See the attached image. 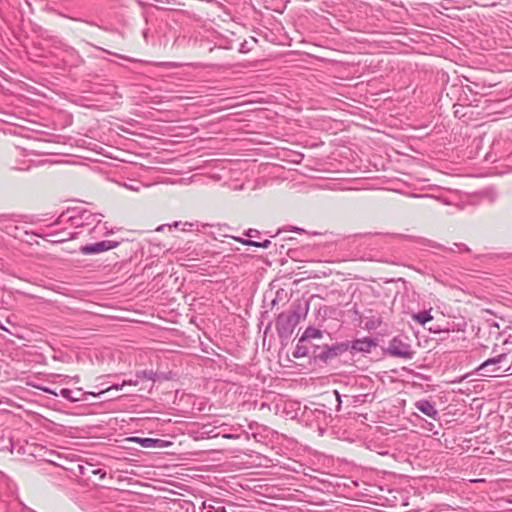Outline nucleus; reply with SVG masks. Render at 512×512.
I'll list each match as a JSON object with an SVG mask.
<instances>
[{
  "label": "nucleus",
  "instance_id": "f257e3e1",
  "mask_svg": "<svg viewBox=\"0 0 512 512\" xmlns=\"http://www.w3.org/2000/svg\"><path fill=\"white\" fill-rule=\"evenodd\" d=\"M102 217V214H94L87 209L74 207L64 211L56 220V224L70 223L75 228L92 226L90 230L92 232L99 228Z\"/></svg>",
  "mask_w": 512,
  "mask_h": 512
},
{
  "label": "nucleus",
  "instance_id": "f03ea898",
  "mask_svg": "<svg viewBox=\"0 0 512 512\" xmlns=\"http://www.w3.org/2000/svg\"><path fill=\"white\" fill-rule=\"evenodd\" d=\"M349 349V343H336L332 346L323 345L317 346L314 345L312 347L311 354L316 361H320L322 363H329L338 356L342 355Z\"/></svg>",
  "mask_w": 512,
  "mask_h": 512
},
{
  "label": "nucleus",
  "instance_id": "7ed1b4c3",
  "mask_svg": "<svg viewBox=\"0 0 512 512\" xmlns=\"http://www.w3.org/2000/svg\"><path fill=\"white\" fill-rule=\"evenodd\" d=\"M507 358L506 354H500L496 357L489 358L484 361L479 367L478 371L481 376H496L500 372L512 374V367L509 366L502 369L500 364Z\"/></svg>",
  "mask_w": 512,
  "mask_h": 512
},
{
  "label": "nucleus",
  "instance_id": "20e7f679",
  "mask_svg": "<svg viewBox=\"0 0 512 512\" xmlns=\"http://www.w3.org/2000/svg\"><path fill=\"white\" fill-rule=\"evenodd\" d=\"M119 242L117 241H111V240H104L92 244H86L82 245L79 248V251L83 255H94V254H100L105 251H109L111 249H114L118 247Z\"/></svg>",
  "mask_w": 512,
  "mask_h": 512
},
{
  "label": "nucleus",
  "instance_id": "39448f33",
  "mask_svg": "<svg viewBox=\"0 0 512 512\" xmlns=\"http://www.w3.org/2000/svg\"><path fill=\"white\" fill-rule=\"evenodd\" d=\"M298 322L295 312L281 313L276 319V328L280 334L291 333Z\"/></svg>",
  "mask_w": 512,
  "mask_h": 512
},
{
  "label": "nucleus",
  "instance_id": "423d86ee",
  "mask_svg": "<svg viewBox=\"0 0 512 512\" xmlns=\"http://www.w3.org/2000/svg\"><path fill=\"white\" fill-rule=\"evenodd\" d=\"M388 353L392 356L400 357L403 359H411L413 352L410 345L404 344L401 340L394 338L388 347Z\"/></svg>",
  "mask_w": 512,
  "mask_h": 512
},
{
  "label": "nucleus",
  "instance_id": "0eeeda50",
  "mask_svg": "<svg viewBox=\"0 0 512 512\" xmlns=\"http://www.w3.org/2000/svg\"><path fill=\"white\" fill-rule=\"evenodd\" d=\"M59 394H60V396H62L63 398H65L66 400H68L70 402H78V401L84 400L83 396L85 394L92 395V396L96 397V393L82 392V389H77L76 391H72L70 389L63 388L60 390Z\"/></svg>",
  "mask_w": 512,
  "mask_h": 512
},
{
  "label": "nucleus",
  "instance_id": "6e6552de",
  "mask_svg": "<svg viewBox=\"0 0 512 512\" xmlns=\"http://www.w3.org/2000/svg\"><path fill=\"white\" fill-rule=\"evenodd\" d=\"M415 407L417 410L425 414L426 416L436 419L438 416V411L435 408V405L428 400H419L415 403Z\"/></svg>",
  "mask_w": 512,
  "mask_h": 512
},
{
  "label": "nucleus",
  "instance_id": "1a4fd4ad",
  "mask_svg": "<svg viewBox=\"0 0 512 512\" xmlns=\"http://www.w3.org/2000/svg\"><path fill=\"white\" fill-rule=\"evenodd\" d=\"M374 345L373 340L366 337L352 341L349 343V348L357 352H369Z\"/></svg>",
  "mask_w": 512,
  "mask_h": 512
},
{
  "label": "nucleus",
  "instance_id": "9d476101",
  "mask_svg": "<svg viewBox=\"0 0 512 512\" xmlns=\"http://www.w3.org/2000/svg\"><path fill=\"white\" fill-rule=\"evenodd\" d=\"M323 335V332L320 329L315 327H307L300 337V342H306L310 339H319Z\"/></svg>",
  "mask_w": 512,
  "mask_h": 512
},
{
  "label": "nucleus",
  "instance_id": "9b49d317",
  "mask_svg": "<svg viewBox=\"0 0 512 512\" xmlns=\"http://www.w3.org/2000/svg\"><path fill=\"white\" fill-rule=\"evenodd\" d=\"M132 441L139 443L144 448L161 447L162 440L153 438L133 437Z\"/></svg>",
  "mask_w": 512,
  "mask_h": 512
},
{
  "label": "nucleus",
  "instance_id": "f8f14e48",
  "mask_svg": "<svg viewBox=\"0 0 512 512\" xmlns=\"http://www.w3.org/2000/svg\"><path fill=\"white\" fill-rule=\"evenodd\" d=\"M80 468V473L82 475H86V474H93V475H97L99 476L100 479H104L106 477V471L103 470V469H100V468H94L93 465H89L88 467H83V466H79Z\"/></svg>",
  "mask_w": 512,
  "mask_h": 512
},
{
  "label": "nucleus",
  "instance_id": "ddd939ff",
  "mask_svg": "<svg viewBox=\"0 0 512 512\" xmlns=\"http://www.w3.org/2000/svg\"><path fill=\"white\" fill-rule=\"evenodd\" d=\"M304 343L305 342H300V339L298 340L296 348L293 352V356L295 358L305 357L311 352L310 348L308 346H306Z\"/></svg>",
  "mask_w": 512,
  "mask_h": 512
},
{
  "label": "nucleus",
  "instance_id": "4468645a",
  "mask_svg": "<svg viewBox=\"0 0 512 512\" xmlns=\"http://www.w3.org/2000/svg\"><path fill=\"white\" fill-rule=\"evenodd\" d=\"M413 319L421 325H425L427 322L433 319L430 311H420L413 315Z\"/></svg>",
  "mask_w": 512,
  "mask_h": 512
},
{
  "label": "nucleus",
  "instance_id": "2eb2a0df",
  "mask_svg": "<svg viewBox=\"0 0 512 512\" xmlns=\"http://www.w3.org/2000/svg\"><path fill=\"white\" fill-rule=\"evenodd\" d=\"M232 238L234 240L240 242L243 245L254 246V247H259L260 248V242H258V241H254V240H251V239H243V238H240V237H232Z\"/></svg>",
  "mask_w": 512,
  "mask_h": 512
},
{
  "label": "nucleus",
  "instance_id": "dca6fc26",
  "mask_svg": "<svg viewBox=\"0 0 512 512\" xmlns=\"http://www.w3.org/2000/svg\"><path fill=\"white\" fill-rule=\"evenodd\" d=\"M155 373L152 370H144L137 374V376H141L143 378L153 380Z\"/></svg>",
  "mask_w": 512,
  "mask_h": 512
},
{
  "label": "nucleus",
  "instance_id": "f3484780",
  "mask_svg": "<svg viewBox=\"0 0 512 512\" xmlns=\"http://www.w3.org/2000/svg\"><path fill=\"white\" fill-rule=\"evenodd\" d=\"M260 234V232L258 230H255V229H249L247 230L244 235L249 237V238H253V237H258Z\"/></svg>",
  "mask_w": 512,
  "mask_h": 512
},
{
  "label": "nucleus",
  "instance_id": "a211bd4d",
  "mask_svg": "<svg viewBox=\"0 0 512 512\" xmlns=\"http://www.w3.org/2000/svg\"><path fill=\"white\" fill-rule=\"evenodd\" d=\"M40 390H42L43 392L45 393H48V394H51V395H54V396H58L60 395L58 392H56L55 390H52L51 388L49 387H38Z\"/></svg>",
  "mask_w": 512,
  "mask_h": 512
},
{
  "label": "nucleus",
  "instance_id": "6ab92c4d",
  "mask_svg": "<svg viewBox=\"0 0 512 512\" xmlns=\"http://www.w3.org/2000/svg\"><path fill=\"white\" fill-rule=\"evenodd\" d=\"M208 510H212V512H226L225 507L222 506V505H219V506H209Z\"/></svg>",
  "mask_w": 512,
  "mask_h": 512
},
{
  "label": "nucleus",
  "instance_id": "aec40b11",
  "mask_svg": "<svg viewBox=\"0 0 512 512\" xmlns=\"http://www.w3.org/2000/svg\"><path fill=\"white\" fill-rule=\"evenodd\" d=\"M122 387L123 386H121V384L120 385H118V384L113 385V386L107 388L106 390L100 391L98 394H96V396H99L100 394H103V393H105V392H107V391H109L111 389L120 390V389H122Z\"/></svg>",
  "mask_w": 512,
  "mask_h": 512
},
{
  "label": "nucleus",
  "instance_id": "412c9836",
  "mask_svg": "<svg viewBox=\"0 0 512 512\" xmlns=\"http://www.w3.org/2000/svg\"><path fill=\"white\" fill-rule=\"evenodd\" d=\"M454 245L457 248V252L468 251L467 246L464 244H454Z\"/></svg>",
  "mask_w": 512,
  "mask_h": 512
},
{
  "label": "nucleus",
  "instance_id": "4be33fe9",
  "mask_svg": "<svg viewBox=\"0 0 512 512\" xmlns=\"http://www.w3.org/2000/svg\"><path fill=\"white\" fill-rule=\"evenodd\" d=\"M271 245L270 240H264L263 242H260V248H268Z\"/></svg>",
  "mask_w": 512,
  "mask_h": 512
},
{
  "label": "nucleus",
  "instance_id": "5701e85b",
  "mask_svg": "<svg viewBox=\"0 0 512 512\" xmlns=\"http://www.w3.org/2000/svg\"><path fill=\"white\" fill-rule=\"evenodd\" d=\"M334 394L337 398V402H338V410L340 409V406H341V396L339 394V392L337 390L334 391Z\"/></svg>",
  "mask_w": 512,
  "mask_h": 512
},
{
  "label": "nucleus",
  "instance_id": "b1692460",
  "mask_svg": "<svg viewBox=\"0 0 512 512\" xmlns=\"http://www.w3.org/2000/svg\"><path fill=\"white\" fill-rule=\"evenodd\" d=\"M124 385H137V381L126 380V381H123V383L121 384V386H124Z\"/></svg>",
  "mask_w": 512,
  "mask_h": 512
},
{
  "label": "nucleus",
  "instance_id": "393cba45",
  "mask_svg": "<svg viewBox=\"0 0 512 512\" xmlns=\"http://www.w3.org/2000/svg\"><path fill=\"white\" fill-rule=\"evenodd\" d=\"M128 188L133 190V191H138L139 190V186L138 185H129Z\"/></svg>",
  "mask_w": 512,
  "mask_h": 512
},
{
  "label": "nucleus",
  "instance_id": "a878e982",
  "mask_svg": "<svg viewBox=\"0 0 512 512\" xmlns=\"http://www.w3.org/2000/svg\"><path fill=\"white\" fill-rule=\"evenodd\" d=\"M191 226H192V224H191V223L186 222V223H184V227H183L182 229H183L184 231H186V230H188V227H191Z\"/></svg>",
  "mask_w": 512,
  "mask_h": 512
},
{
  "label": "nucleus",
  "instance_id": "bb28decb",
  "mask_svg": "<svg viewBox=\"0 0 512 512\" xmlns=\"http://www.w3.org/2000/svg\"><path fill=\"white\" fill-rule=\"evenodd\" d=\"M224 438H227V439H232V438H235V436L231 435V434H224L223 435Z\"/></svg>",
  "mask_w": 512,
  "mask_h": 512
},
{
  "label": "nucleus",
  "instance_id": "cd10ccee",
  "mask_svg": "<svg viewBox=\"0 0 512 512\" xmlns=\"http://www.w3.org/2000/svg\"><path fill=\"white\" fill-rule=\"evenodd\" d=\"M430 331L434 332V333H438V332H441L442 330L441 329H433V328H430Z\"/></svg>",
  "mask_w": 512,
  "mask_h": 512
},
{
  "label": "nucleus",
  "instance_id": "c85d7f7f",
  "mask_svg": "<svg viewBox=\"0 0 512 512\" xmlns=\"http://www.w3.org/2000/svg\"><path fill=\"white\" fill-rule=\"evenodd\" d=\"M292 230H293V231H296V232H302V231H303L302 229L297 228V227H293V229H292Z\"/></svg>",
  "mask_w": 512,
  "mask_h": 512
},
{
  "label": "nucleus",
  "instance_id": "c756f323",
  "mask_svg": "<svg viewBox=\"0 0 512 512\" xmlns=\"http://www.w3.org/2000/svg\"><path fill=\"white\" fill-rule=\"evenodd\" d=\"M65 240H66V238H58V239H56V240H54V241H55V242H62V241H65Z\"/></svg>",
  "mask_w": 512,
  "mask_h": 512
},
{
  "label": "nucleus",
  "instance_id": "7c9ffc66",
  "mask_svg": "<svg viewBox=\"0 0 512 512\" xmlns=\"http://www.w3.org/2000/svg\"><path fill=\"white\" fill-rule=\"evenodd\" d=\"M120 57H121V58H124V59H126V60H128V61H131V62L135 61L134 59L127 58V57H124V56H120Z\"/></svg>",
  "mask_w": 512,
  "mask_h": 512
},
{
  "label": "nucleus",
  "instance_id": "2f4dec72",
  "mask_svg": "<svg viewBox=\"0 0 512 512\" xmlns=\"http://www.w3.org/2000/svg\"><path fill=\"white\" fill-rule=\"evenodd\" d=\"M163 228H164V225H161V226H159V227L157 228V231H162V230H163Z\"/></svg>",
  "mask_w": 512,
  "mask_h": 512
},
{
  "label": "nucleus",
  "instance_id": "473e14b6",
  "mask_svg": "<svg viewBox=\"0 0 512 512\" xmlns=\"http://www.w3.org/2000/svg\"><path fill=\"white\" fill-rule=\"evenodd\" d=\"M0 329L4 330V331H8L6 327H4V325H1L0 324Z\"/></svg>",
  "mask_w": 512,
  "mask_h": 512
},
{
  "label": "nucleus",
  "instance_id": "72a5a7b5",
  "mask_svg": "<svg viewBox=\"0 0 512 512\" xmlns=\"http://www.w3.org/2000/svg\"><path fill=\"white\" fill-rule=\"evenodd\" d=\"M179 225H180V222H175V223H174V226H175V227H178Z\"/></svg>",
  "mask_w": 512,
  "mask_h": 512
},
{
  "label": "nucleus",
  "instance_id": "f704fd0d",
  "mask_svg": "<svg viewBox=\"0 0 512 512\" xmlns=\"http://www.w3.org/2000/svg\"><path fill=\"white\" fill-rule=\"evenodd\" d=\"M68 235H69L70 238L74 237V235L72 233H68Z\"/></svg>",
  "mask_w": 512,
  "mask_h": 512
},
{
  "label": "nucleus",
  "instance_id": "c9c22d12",
  "mask_svg": "<svg viewBox=\"0 0 512 512\" xmlns=\"http://www.w3.org/2000/svg\"><path fill=\"white\" fill-rule=\"evenodd\" d=\"M207 512H212V510H207Z\"/></svg>",
  "mask_w": 512,
  "mask_h": 512
}]
</instances>
